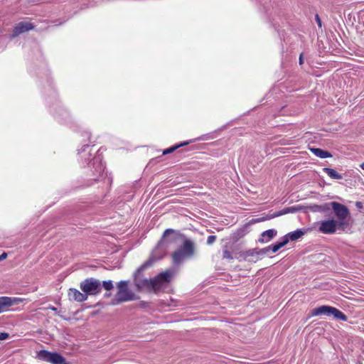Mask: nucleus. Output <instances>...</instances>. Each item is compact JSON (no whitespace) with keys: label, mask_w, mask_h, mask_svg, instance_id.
<instances>
[{"label":"nucleus","mask_w":364,"mask_h":364,"mask_svg":"<svg viewBox=\"0 0 364 364\" xmlns=\"http://www.w3.org/2000/svg\"><path fill=\"white\" fill-rule=\"evenodd\" d=\"M9 337V334L8 333H0V341L6 340Z\"/></svg>","instance_id":"obj_25"},{"label":"nucleus","mask_w":364,"mask_h":364,"mask_svg":"<svg viewBox=\"0 0 364 364\" xmlns=\"http://www.w3.org/2000/svg\"><path fill=\"white\" fill-rule=\"evenodd\" d=\"M23 301L25 299L18 297H0V313L7 311L10 306L17 305Z\"/></svg>","instance_id":"obj_9"},{"label":"nucleus","mask_w":364,"mask_h":364,"mask_svg":"<svg viewBox=\"0 0 364 364\" xmlns=\"http://www.w3.org/2000/svg\"><path fill=\"white\" fill-rule=\"evenodd\" d=\"M33 28V26L31 23L28 22H20L14 27L11 34V38H16L20 34L32 30Z\"/></svg>","instance_id":"obj_10"},{"label":"nucleus","mask_w":364,"mask_h":364,"mask_svg":"<svg viewBox=\"0 0 364 364\" xmlns=\"http://www.w3.org/2000/svg\"><path fill=\"white\" fill-rule=\"evenodd\" d=\"M102 284V287H104L107 291H109L113 289V283L112 280L104 281Z\"/></svg>","instance_id":"obj_20"},{"label":"nucleus","mask_w":364,"mask_h":364,"mask_svg":"<svg viewBox=\"0 0 364 364\" xmlns=\"http://www.w3.org/2000/svg\"><path fill=\"white\" fill-rule=\"evenodd\" d=\"M245 257H253L256 259H257V249L255 248V249L249 250L248 251H247L245 252Z\"/></svg>","instance_id":"obj_21"},{"label":"nucleus","mask_w":364,"mask_h":364,"mask_svg":"<svg viewBox=\"0 0 364 364\" xmlns=\"http://www.w3.org/2000/svg\"><path fill=\"white\" fill-rule=\"evenodd\" d=\"M323 171L333 179H342L343 176L338 173L335 169L331 168H323Z\"/></svg>","instance_id":"obj_15"},{"label":"nucleus","mask_w":364,"mask_h":364,"mask_svg":"<svg viewBox=\"0 0 364 364\" xmlns=\"http://www.w3.org/2000/svg\"><path fill=\"white\" fill-rule=\"evenodd\" d=\"M295 211V209L294 208H284L282 210L278 212V213H274L271 217H268L267 219H270V218H275V217H278V216H280V215H284V214H287V213H293Z\"/></svg>","instance_id":"obj_18"},{"label":"nucleus","mask_w":364,"mask_h":364,"mask_svg":"<svg viewBox=\"0 0 364 364\" xmlns=\"http://www.w3.org/2000/svg\"><path fill=\"white\" fill-rule=\"evenodd\" d=\"M331 209V202L323 205H315L312 207L314 211L328 212Z\"/></svg>","instance_id":"obj_16"},{"label":"nucleus","mask_w":364,"mask_h":364,"mask_svg":"<svg viewBox=\"0 0 364 364\" xmlns=\"http://www.w3.org/2000/svg\"><path fill=\"white\" fill-rule=\"evenodd\" d=\"M68 296L69 300L77 302H82L87 299V294H85L84 292H80L79 290L75 288H70L68 290Z\"/></svg>","instance_id":"obj_11"},{"label":"nucleus","mask_w":364,"mask_h":364,"mask_svg":"<svg viewBox=\"0 0 364 364\" xmlns=\"http://www.w3.org/2000/svg\"><path fill=\"white\" fill-rule=\"evenodd\" d=\"M188 144V142H183V143H181L180 144L173 146H171V147H170L168 149H165L163 151V154L166 155V154H171V153L173 152L175 150H176L178 148H179V147H181L182 146L186 145Z\"/></svg>","instance_id":"obj_19"},{"label":"nucleus","mask_w":364,"mask_h":364,"mask_svg":"<svg viewBox=\"0 0 364 364\" xmlns=\"http://www.w3.org/2000/svg\"><path fill=\"white\" fill-rule=\"evenodd\" d=\"M320 315H332L334 318L345 321L348 319L346 315H345L341 311L330 306H321L312 309L311 311V316H317Z\"/></svg>","instance_id":"obj_6"},{"label":"nucleus","mask_w":364,"mask_h":364,"mask_svg":"<svg viewBox=\"0 0 364 364\" xmlns=\"http://www.w3.org/2000/svg\"><path fill=\"white\" fill-rule=\"evenodd\" d=\"M39 359L51 364H63L65 358L58 353L41 350L38 353Z\"/></svg>","instance_id":"obj_7"},{"label":"nucleus","mask_w":364,"mask_h":364,"mask_svg":"<svg viewBox=\"0 0 364 364\" xmlns=\"http://www.w3.org/2000/svg\"><path fill=\"white\" fill-rule=\"evenodd\" d=\"M195 252V244L191 240H185L181 248L172 254L173 262L179 264L186 258L192 257Z\"/></svg>","instance_id":"obj_2"},{"label":"nucleus","mask_w":364,"mask_h":364,"mask_svg":"<svg viewBox=\"0 0 364 364\" xmlns=\"http://www.w3.org/2000/svg\"><path fill=\"white\" fill-rule=\"evenodd\" d=\"M331 208L339 223V228L343 230L348 225V218L350 215L348 208L338 202H331Z\"/></svg>","instance_id":"obj_4"},{"label":"nucleus","mask_w":364,"mask_h":364,"mask_svg":"<svg viewBox=\"0 0 364 364\" xmlns=\"http://www.w3.org/2000/svg\"><path fill=\"white\" fill-rule=\"evenodd\" d=\"M337 228L340 229L338 222L336 220L330 219L321 221L318 230L324 234H333Z\"/></svg>","instance_id":"obj_8"},{"label":"nucleus","mask_w":364,"mask_h":364,"mask_svg":"<svg viewBox=\"0 0 364 364\" xmlns=\"http://www.w3.org/2000/svg\"><path fill=\"white\" fill-rule=\"evenodd\" d=\"M215 240H216V236H215V235H210V236L208 237L207 244L208 245H210L213 244Z\"/></svg>","instance_id":"obj_24"},{"label":"nucleus","mask_w":364,"mask_h":364,"mask_svg":"<svg viewBox=\"0 0 364 364\" xmlns=\"http://www.w3.org/2000/svg\"><path fill=\"white\" fill-rule=\"evenodd\" d=\"M270 248L269 247H264V248H262V249H257V258L259 257V256H263L264 255H267L270 252Z\"/></svg>","instance_id":"obj_22"},{"label":"nucleus","mask_w":364,"mask_h":364,"mask_svg":"<svg viewBox=\"0 0 364 364\" xmlns=\"http://www.w3.org/2000/svg\"><path fill=\"white\" fill-rule=\"evenodd\" d=\"M304 63L303 54L301 53L299 56V64L302 65Z\"/></svg>","instance_id":"obj_28"},{"label":"nucleus","mask_w":364,"mask_h":364,"mask_svg":"<svg viewBox=\"0 0 364 364\" xmlns=\"http://www.w3.org/2000/svg\"><path fill=\"white\" fill-rule=\"evenodd\" d=\"M80 288L88 297L89 295H97L102 291V284L99 279L90 277L80 284Z\"/></svg>","instance_id":"obj_5"},{"label":"nucleus","mask_w":364,"mask_h":364,"mask_svg":"<svg viewBox=\"0 0 364 364\" xmlns=\"http://www.w3.org/2000/svg\"><path fill=\"white\" fill-rule=\"evenodd\" d=\"M7 257V254L4 252L2 253L1 255H0V261H2L4 260V259H6Z\"/></svg>","instance_id":"obj_27"},{"label":"nucleus","mask_w":364,"mask_h":364,"mask_svg":"<svg viewBox=\"0 0 364 364\" xmlns=\"http://www.w3.org/2000/svg\"><path fill=\"white\" fill-rule=\"evenodd\" d=\"M223 258L228 259H232L233 257L232 256V254L230 251L228 250H224L223 252Z\"/></svg>","instance_id":"obj_23"},{"label":"nucleus","mask_w":364,"mask_h":364,"mask_svg":"<svg viewBox=\"0 0 364 364\" xmlns=\"http://www.w3.org/2000/svg\"><path fill=\"white\" fill-rule=\"evenodd\" d=\"M128 284L127 281H120L117 284V292L115 299L112 302L113 305L134 299V294L128 288Z\"/></svg>","instance_id":"obj_3"},{"label":"nucleus","mask_w":364,"mask_h":364,"mask_svg":"<svg viewBox=\"0 0 364 364\" xmlns=\"http://www.w3.org/2000/svg\"><path fill=\"white\" fill-rule=\"evenodd\" d=\"M48 309H51L53 311H57V308H55V306H49Z\"/></svg>","instance_id":"obj_29"},{"label":"nucleus","mask_w":364,"mask_h":364,"mask_svg":"<svg viewBox=\"0 0 364 364\" xmlns=\"http://www.w3.org/2000/svg\"><path fill=\"white\" fill-rule=\"evenodd\" d=\"M289 242V237L287 236H284L281 238V240L277 242L275 244L269 246L270 248V251L273 253L277 252L279 249L284 247Z\"/></svg>","instance_id":"obj_13"},{"label":"nucleus","mask_w":364,"mask_h":364,"mask_svg":"<svg viewBox=\"0 0 364 364\" xmlns=\"http://www.w3.org/2000/svg\"><path fill=\"white\" fill-rule=\"evenodd\" d=\"M360 168L364 170V162L360 165Z\"/></svg>","instance_id":"obj_31"},{"label":"nucleus","mask_w":364,"mask_h":364,"mask_svg":"<svg viewBox=\"0 0 364 364\" xmlns=\"http://www.w3.org/2000/svg\"><path fill=\"white\" fill-rule=\"evenodd\" d=\"M315 18H316V22L318 23V26L319 27H321V18H320L318 14H316Z\"/></svg>","instance_id":"obj_26"},{"label":"nucleus","mask_w":364,"mask_h":364,"mask_svg":"<svg viewBox=\"0 0 364 364\" xmlns=\"http://www.w3.org/2000/svg\"><path fill=\"white\" fill-rule=\"evenodd\" d=\"M88 147H89V146H88V145H85V146H83V148H82V151H86V149H87Z\"/></svg>","instance_id":"obj_30"},{"label":"nucleus","mask_w":364,"mask_h":364,"mask_svg":"<svg viewBox=\"0 0 364 364\" xmlns=\"http://www.w3.org/2000/svg\"><path fill=\"white\" fill-rule=\"evenodd\" d=\"M105 296H109V294H105Z\"/></svg>","instance_id":"obj_33"},{"label":"nucleus","mask_w":364,"mask_h":364,"mask_svg":"<svg viewBox=\"0 0 364 364\" xmlns=\"http://www.w3.org/2000/svg\"><path fill=\"white\" fill-rule=\"evenodd\" d=\"M174 232L172 229H167L163 234L162 239L158 242L157 245L152 251L149 259L144 262L136 271L134 275V283L138 290L142 288H146L157 292L166 287L171 281L173 272L171 270H166L153 279H141L140 274L146 268L151 267L156 261L161 259L168 248V245L173 241V239L169 238L171 233Z\"/></svg>","instance_id":"obj_1"},{"label":"nucleus","mask_w":364,"mask_h":364,"mask_svg":"<svg viewBox=\"0 0 364 364\" xmlns=\"http://www.w3.org/2000/svg\"><path fill=\"white\" fill-rule=\"evenodd\" d=\"M360 204H361L360 202H357L356 203V206L360 207Z\"/></svg>","instance_id":"obj_32"},{"label":"nucleus","mask_w":364,"mask_h":364,"mask_svg":"<svg viewBox=\"0 0 364 364\" xmlns=\"http://www.w3.org/2000/svg\"><path fill=\"white\" fill-rule=\"evenodd\" d=\"M304 234V232L301 230H296L294 232H289L287 236L289 237V240H291L292 241L296 240L299 239L301 236H303Z\"/></svg>","instance_id":"obj_17"},{"label":"nucleus","mask_w":364,"mask_h":364,"mask_svg":"<svg viewBox=\"0 0 364 364\" xmlns=\"http://www.w3.org/2000/svg\"><path fill=\"white\" fill-rule=\"evenodd\" d=\"M310 151L317 157L321 159H326L332 157V154L328 151L319 148H311Z\"/></svg>","instance_id":"obj_14"},{"label":"nucleus","mask_w":364,"mask_h":364,"mask_svg":"<svg viewBox=\"0 0 364 364\" xmlns=\"http://www.w3.org/2000/svg\"><path fill=\"white\" fill-rule=\"evenodd\" d=\"M277 234V231L274 229H269L262 232L258 242L261 243H267L273 239Z\"/></svg>","instance_id":"obj_12"}]
</instances>
